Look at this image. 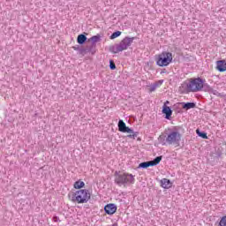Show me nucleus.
I'll return each instance as SVG.
<instances>
[{
	"instance_id": "f257e3e1",
	"label": "nucleus",
	"mask_w": 226,
	"mask_h": 226,
	"mask_svg": "<svg viewBox=\"0 0 226 226\" xmlns=\"http://www.w3.org/2000/svg\"><path fill=\"white\" fill-rule=\"evenodd\" d=\"M72 202H77V204H87L91 200V192L87 189H79L76 192H72L69 194Z\"/></svg>"
},
{
	"instance_id": "dca6fc26",
	"label": "nucleus",
	"mask_w": 226,
	"mask_h": 226,
	"mask_svg": "<svg viewBox=\"0 0 226 226\" xmlns=\"http://www.w3.org/2000/svg\"><path fill=\"white\" fill-rule=\"evenodd\" d=\"M183 109L186 110H190V109H195V103L193 102H187L183 105Z\"/></svg>"
},
{
	"instance_id": "a211bd4d",
	"label": "nucleus",
	"mask_w": 226,
	"mask_h": 226,
	"mask_svg": "<svg viewBox=\"0 0 226 226\" xmlns=\"http://www.w3.org/2000/svg\"><path fill=\"white\" fill-rule=\"evenodd\" d=\"M220 226H226V215L222 216L219 222Z\"/></svg>"
},
{
	"instance_id": "7ed1b4c3",
	"label": "nucleus",
	"mask_w": 226,
	"mask_h": 226,
	"mask_svg": "<svg viewBox=\"0 0 226 226\" xmlns=\"http://www.w3.org/2000/svg\"><path fill=\"white\" fill-rule=\"evenodd\" d=\"M185 86L189 93H199L204 88V80L200 78H191Z\"/></svg>"
},
{
	"instance_id": "9b49d317",
	"label": "nucleus",
	"mask_w": 226,
	"mask_h": 226,
	"mask_svg": "<svg viewBox=\"0 0 226 226\" xmlns=\"http://www.w3.org/2000/svg\"><path fill=\"white\" fill-rule=\"evenodd\" d=\"M215 68L218 72H226V61L225 60L217 61Z\"/></svg>"
},
{
	"instance_id": "20e7f679",
	"label": "nucleus",
	"mask_w": 226,
	"mask_h": 226,
	"mask_svg": "<svg viewBox=\"0 0 226 226\" xmlns=\"http://www.w3.org/2000/svg\"><path fill=\"white\" fill-rule=\"evenodd\" d=\"M172 53L168 51H162V53L155 55V62L157 66L163 68L165 66H169L170 63H172Z\"/></svg>"
},
{
	"instance_id": "39448f33",
	"label": "nucleus",
	"mask_w": 226,
	"mask_h": 226,
	"mask_svg": "<svg viewBox=\"0 0 226 226\" xmlns=\"http://www.w3.org/2000/svg\"><path fill=\"white\" fill-rule=\"evenodd\" d=\"M168 144H173L175 147H179V142H181V133L177 131L170 132L166 138Z\"/></svg>"
},
{
	"instance_id": "9d476101",
	"label": "nucleus",
	"mask_w": 226,
	"mask_h": 226,
	"mask_svg": "<svg viewBox=\"0 0 226 226\" xmlns=\"http://www.w3.org/2000/svg\"><path fill=\"white\" fill-rule=\"evenodd\" d=\"M135 183V176L124 172V185H133Z\"/></svg>"
},
{
	"instance_id": "aec40b11",
	"label": "nucleus",
	"mask_w": 226,
	"mask_h": 226,
	"mask_svg": "<svg viewBox=\"0 0 226 226\" xmlns=\"http://www.w3.org/2000/svg\"><path fill=\"white\" fill-rule=\"evenodd\" d=\"M109 67L110 70H116V64L114 63V61H109Z\"/></svg>"
},
{
	"instance_id": "0eeeda50",
	"label": "nucleus",
	"mask_w": 226,
	"mask_h": 226,
	"mask_svg": "<svg viewBox=\"0 0 226 226\" xmlns=\"http://www.w3.org/2000/svg\"><path fill=\"white\" fill-rule=\"evenodd\" d=\"M162 162V156H157L154 161L145 162L139 163V169H147V167H154V165H158Z\"/></svg>"
},
{
	"instance_id": "f3484780",
	"label": "nucleus",
	"mask_w": 226,
	"mask_h": 226,
	"mask_svg": "<svg viewBox=\"0 0 226 226\" xmlns=\"http://www.w3.org/2000/svg\"><path fill=\"white\" fill-rule=\"evenodd\" d=\"M118 36H121V32L120 31L114 32L110 35V40H116V38H118Z\"/></svg>"
},
{
	"instance_id": "2eb2a0df",
	"label": "nucleus",
	"mask_w": 226,
	"mask_h": 226,
	"mask_svg": "<svg viewBox=\"0 0 226 226\" xmlns=\"http://www.w3.org/2000/svg\"><path fill=\"white\" fill-rule=\"evenodd\" d=\"M87 40V37L84 34H79L78 35V38H77V42L79 44V45H83V43H86Z\"/></svg>"
},
{
	"instance_id": "1a4fd4ad",
	"label": "nucleus",
	"mask_w": 226,
	"mask_h": 226,
	"mask_svg": "<svg viewBox=\"0 0 226 226\" xmlns=\"http://www.w3.org/2000/svg\"><path fill=\"white\" fill-rule=\"evenodd\" d=\"M104 211L106 215H114L117 211V206L114 203H109L104 207Z\"/></svg>"
},
{
	"instance_id": "6ab92c4d",
	"label": "nucleus",
	"mask_w": 226,
	"mask_h": 226,
	"mask_svg": "<svg viewBox=\"0 0 226 226\" xmlns=\"http://www.w3.org/2000/svg\"><path fill=\"white\" fill-rule=\"evenodd\" d=\"M196 133L202 139H207V134L206 132H200L199 130L196 131Z\"/></svg>"
},
{
	"instance_id": "412c9836",
	"label": "nucleus",
	"mask_w": 226,
	"mask_h": 226,
	"mask_svg": "<svg viewBox=\"0 0 226 226\" xmlns=\"http://www.w3.org/2000/svg\"><path fill=\"white\" fill-rule=\"evenodd\" d=\"M91 40H92V41H98V40H100V36L94 35V36L91 37Z\"/></svg>"
},
{
	"instance_id": "f03ea898",
	"label": "nucleus",
	"mask_w": 226,
	"mask_h": 226,
	"mask_svg": "<svg viewBox=\"0 0 226 226\" xmlns=\"http://www.w3.org/2000/svg\"><path fill=\"white\" fill-rule=\"evenodd\" d=\"M134 40V37H124L118 44L110 46L109 51L112 54H119V52H123V50H128V47L132 46Z\"/></svg>"
},
{
	"instance_id": "4468645a",
	"label": "nucleus",
	"mask_w": 226,
	"mask_h": 226,
	"mask_svg": "<svg viewBox=\"0 0 226 226\" xmlns=\"http://www.w3.org/2000/svg\"><path fill=\"white\" fill-rule=\"evenodd\" d=\"M86 184L82 180H78L73 185V188H75V190H82L81 188H84Z\"/></svg>"
},
{
	"instance_id": "f8f14e48",
	"label": "nucleus",
	"mask_w": 226,
	"mask_h": 226,
	"mask_svg": "<svg viewBox=\"0 0 226 226\" xmlns=\"http://www.w3.org/2000/svg\"><path fill=\"white\" fill-rule=\"evenodd\" d=\"M162 114H165L166 119H170V117L172 116V109H170V107L164 104L162 106Z\"/></svg>"
},
{
	"instance_id": "ddd939ff",
	"label": "nucleus",
	"mask_w": 226,
	"mask_h": 226,
	"mask_svg": "<svg viewBox=\"0 0 226 226\" xmlns=\"http://www.w3.org/2000/svg\"><path fill=\"white\" fill-rule=\"evenodd\" d=\"M161 185L162 188L169 189L172 186V183H170V180L163 178L161 180Z\"/></svg>"
},
{
	"instance_id": "6e6552de",
	"label": "nucleus",
	"mask_w": 226,
	"mask_h": 226,
	"mask_svg": "<svg viewBox=\"0 0 226 226\" xmlns=\"http://www.w3.org/2000/svg\"><path fill=\"white\" fill-rule=\"evenodd\" d=\"M115 183L118 186H124V173L115 172Z\"/></svg>"
},
{
	"instance_id": "4be33fe9",
	"label": "nucleus",
	"mask_w": 226,
	"mask_h": 226,
	"mask_svg": "<svg viewBox=\"0 0 226 226\" xmlns=\"http://www.w3.org/2000/svg\"><path fill=\"white\" fill-rule=\"evenodd\" d=\"M169 103H170V102H169V101H166L165 103H164V105H168Z\"/></svg>"
},
{
	"instance_id": "423d86ee",
	"label": "nucleus",
	"mask_w": 226,
	"mask_h": 226,
	"mask_svg": "<svg viewBox=\"0 0 226 226\" xmlns=\"http://www.w3.org/2000/svg\"><path fill=\"white\" fill-rule=\"evenodd\" d=\"M118 131L122 133H131L127 135L129 139H135L137 137V133L130 129V127L126 126V124L123 120L118 121Z\"/></svg>"
}]
</instances>
